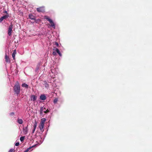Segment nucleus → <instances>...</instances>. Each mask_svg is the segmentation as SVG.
<instances>
[{
    "instance_id": "f257e3e1",
    "label": "nucleus",
    "mask_w": 152,
    "mask_h": 152,
    "mask_svg": "<svg viewBox=\"0 0 152 152\" xmlns=\"http://www.w3.org/2000/svg\"><path fill=\"white\" fill-rule=\"evenodd\" d=\"M14 90L16 94H18L20 93V86L18 82H17L15 83V85L14 87Z\"/></svg>"
},
{
    "instance_id": "f03ea898",
    "label": "nucleus",
    "mask_w": 152,
    "mask_h": 152,
    "mask_svg": "<svg viewBox=\"0 0 152 152\" xmlns=\"http://www.w3.org/2000/svg\"><path fill=\"white\" fill-rule=\"evenodd\" d=\"M46 121V119L45 118H42L39 126V127L42 132H43L44 131L43 129L44 124Z\"/></svg>"
},
{
    "instance_id": "7ed1b4c3",
    "label": "nucleus",
    "mask_w": 152,
    "mask_h": 152,
    "mask_svg": "<svg viewBox=\"0 0 152 152\" xmlns=\"http://www.w3.org/2000/svg\"><path fill=\"white\" fill-rule=\"evenodd\" d=\"M44 19H46L51 24V26L53 27L54 28H55V25L53 20L50 19L47 16H44Z\"/></svg>"
},
{
    "instance_id": "20e7f679",
    "label": "nucleus",
    "mask_w": 152,
    "mask_h": 152,
    "mask_svg": "<svg viewBox=\"0 0 152 152\" xmlns=\"http://www.w3.org/2000/svg\"><path fill=\"white\" fill-rule=\"evenodd\" d=\"M28 125L25 127H23V132L24 134H26L28 132Z\"/></svg>"
},
{
    "instance_id": "39448f33",
    "label": "nucleus",
    "mask_w": 152,
    "mask_h": 152,
    "mask_svg": "<svg viewBox=\"0 0 152 152\" xmlns=\"http://www.w3.org/2000/svg\"><path fill=\"white\" fill-rule=\"evenodd\" d=\"M12 25H10L9 28L8 34L9 36H10L12 34Z\"/></svg>"
},
{
    "instance_id": "423d86ee",
    "label": "nucleus",
    "mask_w": 152,
    "mask_h": 152,
    "mask_svg": "<svg viewBox=\"0 0 152 152\" xmlns=\"http://www.w3.org/2000/svg\"><path fill=\"white\" fill-rule=\"evenodd\" d=\"M37 10L39 12H42L44 11V9L43 7H40L37 8Z\"/></svg>"
},
{
    "instance_id": "0eeeda50",
    "label": "nucleus",
    "mask_w": 152,
    "mask_h": 152,
    "mask_svg": "<svg viewBox=\"0 0 152 152\" xmlns=\"http://www.w3.org/2000/svg\"><path fill=\"white\" fill-rule=\"evenodd\" d=\"M5 61L6 62H10V59L9 57L7 55L5 54Z\"/></svg>"
},
{
    "instance_id": "6e6552de",
    "label": "nucleus",
    "mask_w": 152,
    "mask_h": 152,
    "mask_svg": "<svg viewBox=\"0 0 152 152\" xmlns=\"http://www.w3.org/2000/svg\"><path fill=\"white\" fill-rule=\"evenodd\" d=\"M46 110V109L45 107H41L40 109V114H42L43 112L45 113Z\"/></svg>"
},
{
    "instance_id": "1a4fd4ad",
    "label": "nucleus",
    "mask_w": 152,
    "mask_h": 152,
    "mask_svg": "<svg viewBox=\"0 0 152 152\" xmlns=\"http://www.w3.org/2000/svg\"><path fill=\"white\" fill-rule=\"evenodd\" d=\"M46 98V97L44 94L41 95L40 96V99L42 100H44Z\"/></svg>"
},
{
    "instance_id": "9d476101",
    "label": "nucleus",
    "mask_w": 152,
    "mask_h": 152,
    "mask_svg": "<svg viewBox=\"0 0 152 152\" xmlns=\"http://www.w3.org/2000/svg\"><path fill=\"white\" fill-rule=\"evenodd\" d=\"M37 97L34 95H32L31 96V100L33 101H35L36 100Z\"/></svg>"
},
{
    "instance_id": "9b49d317",
    "label": "nucleus",
    "mask_w": 152,
    "mask_h": 152,
    "mask_svg": "<svg viewBox=\"0 0 152 152\" xmlns=\"http://www.w3.org/2000/svg\"><path fill=\"white\" fill-rule=\"evenodd\" d=\"M17 122L20 124H22L23 123V121L22 119L18 118L17 120Z\"/></svg>"
},
{
    "instance_id": "f8f14e48",
    "label": "nucleus",
    "mask_w": 152,
    "mask_h": 152,
    "mask_svg": "<svg viewBox=\"0 0 152 152\" xmlns=\"http://www.w3.org/2000/svg\"><path fill=\"white\" fill-rule=\"evenodd\" d=\"M16 53V50H14L13 51V52L12 54V57L13 58L14 60H15V55Z\"/></svg>"
},
{
    "instance_id": "ddd939ff",
    "label": "nucleus",
    "mask_w": 152,
    "mask_h": 152,
    "mask_svg": "<svg viewBox=\"0 0 152 152\" xmlns=\"http://www.w3.org/2000/svg\"><path fill=\"white\" fill-rule=\"evenodd\" d=\"M29 18L31 20H35V17L32 14H30L29 15Z\"/></svg>"
},
{
    "instance_id": "4468645a",
    "label": "nucleus",
    "mask_w": 152,
    "mask_h": 152,
    "mask_svg": "<svg viewBox=\"0 0 152 152\" xmlns=\"http://www.w3.org/2000/svg\"><path fill=\"white\" fill-rule=\"evenodd\" d=\"M22 86L23 87H25L26 88H28V86L25 83L22 84Z\"/></svg>"
},
{
    "instance_id": "2eb2a0df",
    "label": "nucleus",
    "mask_w": 152,
    "mask_h": 152,
    "mask_svg": "<svg viewBox=\"0 0 152 152\" xmlns=\"http://www.w3.org/2000/svg\"><path fill=\"white\" fill-rule=\"evenodd\" d=\"M34 146V145L32 146L31 147H29V148H28L24 152H28L31 149L32 147H33Z\"/></svg>"
},
{
    "instance_id": "dca6fc26",
    "label": "nucleus",
    "mask_w": 152,
    "mask_h": 152,
    "mask_svg": "<svg viewBox=\"0 0 152 152\" xmlns=\"http://www.w3.org/2000/svg\"><path fill=\"white\" fill-rule=\"evenodd\" d=\"M9 17V16L8 15H6L4 16H3L2 17L3 18V19H5Z\"/></svg>"
},
{
    "instance_id": "f3484780",
    "label": "nucleus",
    "mask_w": 152,
    "mask_h": 152,
    "mask_svg": "<svg viewBox=\"0 0 152 152\" xmlns=\"http://www.w3.org/2000/svg\"><path fill=\"white\" fill-rule=\"evenodd\" d=\"M53 50H55L56 52L58 53H60V51L57 48H56V47H54V49H53Z\"/></svg>"
},
{
    "instance_id": "a211bd4d",
    "label": "nucleus",
    "mask_w": 152,
    "mask_h": 152,
    "mask_svg": "<svg viewBox=\"0 0 152 152\" xmlns=\"http://www.w3.org/2000/svg\"><path fill=\"white\" fill-rule=\"evenodd\" d=\"M37 122L36 121H35L34 122V126H33L34 128L35 129H36L37 126Z\"/></svg>"
},
{
    "instance_id": "6ab92c4d",
    "label": "nucleus",
    "mask_w": 152,
    "mask_h": 152,
    "mask_svg": "<svg viewBox=\"0 0 152 152\" xmlns=\"http://www.w3.org/2000/svg\"><path fill=\"white\" fill-rule=\"evenodd\" d=\"M58 101V99L57 98H56L55 99L53 100V103L54 104H56L57 103Z\"/></svg>"
},
{
    "instance_id": "aec40b11",
    "label": "nucleus",
    "mask_w": 152,
    "mask_h": 152,
    "mask_svg": "<svg viewBox=\"0 0 152 152\" xmlns=\"http://www.w3.org/2000/svg\"><path fill=\"white\" fill-rule=\"evenodd\" d=\"M25 136H22L20 137V140L21 142H23L25 138Z\"/></svg>"
},
{
    "instance_id": "412c9836",
    "label": "nucleus",
    "mask_w": 152,
    "mask_h": 152,
    "mask_svg": "<svg viewBox=\"0 0 152 152\" xmlns=\"http://www.w3.org/2000/svg\"><path fill=\"white\" fill-rule=\"evenodd\" d=\"M44 85H45V87L46 88H48V87H49V85H48V84L47 82H45V83Z\"/></svg>"
},
{
    "instance_id": "4be33fe9",
    "label": "nucleus",
    "mask_w": 152,
    "mask_h": 152,
    "mask_svg": "<svg viewBox=\"0 0 152 152\" xmlns=\"http://www.w3.org/2000/svg\"><path fill=\"white\" fill-rule=\"evenodd\" d=\"M14 151H15V149H14L12 148L10 150L9 152H13Z\"/></svg>"
},
{
    "instance_id": "5701e85b",
    "label": "nucleus",
    "mask_w": 152,
    "mask_h": 152,
    "mask_svg": "<svg viewBox=\"0 0 152 152\" xmlns=\"http://www.w3.org/2000/svg\"><path fill=\"white\" fill-rule=\"evenodd\" d=\"M10 115L11 116H13L15 115V113L14 112H12L10 113Z\"/></svg>"
},
{
    "instance_id": "b1692460",
    "label": "nucleus",
    "mask_w": 152,
    "mask_h": 152,
    "mask_svg": "<svg viewBox=\"0 0 152 152\" xmlns=\"http://www.w3.org/2000/svg\"><path fill=\"white\" fill-rule=\"evenodd\" d=\"M54 45L58 47L59 46V44L57 42H55Z\"/></svg>"
},
{
    "instance_id": "393cba45",
    "label": "nucleus",
    "mask_w": 152,
    "mask_h": 152,
    "mask_svg": "<svg viewBox=\"0 0 152 152\" xmlns=\"http://www.w3.org/2000/svg\"><path fill=\"white\" fill-rule=\"evenodd\" d=\"M52 54L54 56H56V51H53L52 53Z\"/></svg>"
},
{
    "instance_id": "a878e982",
    "label": "nucleus",
    "mask_w": 152,
    "mask_h": 152,
    "mask_svg": "<svg viewBox=\"0 0 152 152\" xmlns=\"http://www.w3.org/2000/svg\"><path fill=\"white\" fill-rule=\"evenodd\" d=\"M19 145V142H16L15 144V145L16 146H18Z\"/></svg>"
},
{
    "instance_id": "bb28decb",
    "label": "nucleus",
    "mask_w": 152,
    "mask_h": 152,
    "mask_svg": "<svg viewBox=\"0 0 152 152\" xmlns=\"http://www.w3.org/2000/svg\"><path fill=\"white\" fill-rule=\"evenodd\" d=\"M4 19L3 18H2V17H1L0 18V22H2V21Z\"/></svg>"
},
{
    "instance_id": "cd10ccee",
    "label": "nucleus",
    "mask_w": 152,
    "mask_h": 152,
    "mask_svg": "<svg viewBox=\"0 0 152 152\" xmlns=\"http://www.w3.org/2000/svg\"><path fill=\"white\" fill-rule=\"evenodd\" d=\"M49 112V110H48V109H47V110H46L45 113H47Z\"/></svg>"
},
{
    "instance_id": "c85d7f7f",
    "label": "nucleus",
    "mask_w": 152,
    "mask_h": 152,
    "mask_svg": "<svg viewBox=\"0 0 152 152\" xmlns=\"http://www.w3.org/2000/svg\"><path fill=\"white\" fill-rule=\"evenodd\" d=\"M35 129H35L34 128V129L33 130V131H32V134H33L34 133V132L35 131Z\"/></svg>"
},
{
    "instance_id": "c756f323",
    "label": "nucleus",
    "mask_w": 152,
    "mask_h": 152,
    "mask_svg": "<svg viewBox=\"0 0 152 152\" xmlns=\"http://www.w3.org/2000/svg\"><path fill=\"white\" fill-rule=\"evenodd\" d=\"M4 13H6L7 14V15H8V13H7V11H4Z\"/></svg>"
},
{
    "instance_id": "7c9ffc66",
    "label": "nucleus",
    "mask_w": 152,
    "mask_h": 152,
    "mask_svg": "<svg viewBox=\"0 0 152 152\" xmlns=\"http://www.w3.org/2000/svg\"><path fill=\"white\" fill-rule=\"evenodd\" d=\"M59 54V55L61 56H62V54H61V53H59L58 54Z\"/></svg>"
}]
</instances>
